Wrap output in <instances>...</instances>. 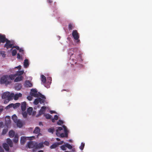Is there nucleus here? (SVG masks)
Returning <instances> with one entry per match:
<instances>
[{
	"label": "nucleus",
	"instance_id": "obj_1",
	"mask_svg": "<svg viewBox=\"0 0 152 152\" xmlns=\"http://www.w3.org/2000/svg\"><path fill=\"white\" fill-rule=\"evenodd\" d=\"M74 50V48H71L69 52V54L71 55L70 57V60L73 61L75 64H76L77 63L76 61L77 60V57H78L80 58V56L79 55H77L76 56V54L75 53H73Z\"/></svg>",
	"mask_w": 152,
	"mask_h": 152
},
{
	"label": "nucleus",
	"instance_id": "obj_2",
	"mask_svg": "<svg viewBox=\"0 0 152 152\" xmlns=\"http://www.w3.org/2000/svg\"><path fill=\"white\" fill-rule=\"evenodd\" d=\"M0 83L2 84H5L6 85L10 84L11 81L9 79L8 75H4L1 78Z\"/></svg>",
	"mask_w": 152,
	"mask_h": 152
},
{
	"label": "nucleus",
	"instance_id": "obj_3",
	"mask_svg": "<svg viewBox=\"0 0 152 152\" xmlns=\"http://www.w3.org/2000/svg\"><path fill=\"white\" fill-rule=\"evenodd\" d=\"M6 43L4 45V47L6 48L7 49L9 48H12L11 50L12 49V47L14 44V42L13 41H10L8 39H7L5 42Z\"/></svg>",
	"mask_w": 152,
	"mask_h": 152
},
{
	"label": "nucleus",
	"instance_id": "obj_4",
	"mask_svg": "<svg viewBox=\"0 0 152 152\" xmlns=\"http://www.w3.org/2000/svg\"><path fill=\"white\" fill-rule=\"evenodd\" d=\"M14 94L13 93L10 94L9 92H5L2 95V98L4 99L7 98L8 99V101H9L12 99L13 97L14 96Z\"/></svg>",
	"mask_w": 152,
	"mask_h": 152
},
{
	"label": "nucleus",
	"instance_id": "obj_5",
	"mask_svg": "<svg viewBox=\"0 0 152 152\" xmlns=\"http://www.w3.org/2000/svg\"><path fill=\"white\" fill-rule=\"evenodd\" d=\"M72 36L74 39L75 40H77L76 43L78 44L80 42V40L79 39L80 35L77 30H75L73 31L72 32Z\"/></svg>",
	"mask_w": 152,
	"mask_h": 152
},
{
	"label": "nucleus",
	"instance_id": "obj_6",
	"mask_svg": "<svg viewBox=\"0 0 152 152\" xmlns=\"http://www.w3.org/2000/svg\"><path fill=\"white\" fill-rule=\"evenodd\" d=\"M37 89H34L31 90V92H30V95L35 97H38V93Z\"/></svg>",
	"mask_w": 152,
	"mask_h": 152
},
{
	"label": "nucleus",
	"instance_id": "obj_7",
	"mask_svg": "<svg viewBox=\"0 0 152 152\" xmlns=\"http://www.w3.org/2000/svg\"><path fill=\"white\" fill-rule=\"evenodd\" d=\"M6 39L5 35H2L0 34V43L1 42L4 43Z\"/></svg>",
	"mask_w": 152,
	"mask_h": 152
},
{
	"label": "nucleus",
	"instance_id": "obj_8",
	"mask_svg": "<svg viewBox=\"0 0 152 152\" xmlns=\"http://www.w3.org/2000/svg\"><path fill=\"white\" fill-rule=\"evenodd\" d=\"M23 79V77L22 76H18L14 80V82H18L22 80Z\"/></svg>",
	"mask_w": 152,
	"mask_h": 152
},
{
	"label": "nucleus",
	"instance_id": "obj_9",
	"mask_svg": "<svg viewBox=\"0 0 152 152\" xmlns=\"http://www.w3.org/2000/svg\"><path fill=\"white\" fill-rule=\"evenodd\" d=\"M41 81L43 83H45L46 82V77L43 75H41Z\"/></svg>",
	"mask_w": 152,
	"mask_h": 152
},
{
	"label": "nucleus",
	"instance_id": "obj_10",
	"mask_svg": "<svg viewBox=\"0 0 152 152\" xmlns=\"http://www.w3.org/2000/svg\"><path fill=\"white\" fill-rule=\"evenodd\" d=\"M26 103L24 102L21 103V108L22 111H24L26 110Z\"/></svg>",
	"mask_w": 152,
	"mask_h": 152
},
{
	"label": "nucleus",
	"instance_id": "obj_11",
	"mask_svg": "<svg viewBox=\"0 0 152 152\" xmlns=\"http://www.w3.org/2000/svg\"><path fill=\"white\" fill-rule=\"evenodd\" d=\"M52 82V78L51 77H48L46 79V83L48 85H50Z\"/></svg>",
	"mask_w": 152,
	"mask_h": 152
},
{
	"label": "nucleus",
	"instance_id": "obj_12",
	"mask_svg": "<svg viewBox=\"0 0 152 152\" xmlns=\"http://www.w3.org/2000/svg\"><path fill=\"white\" fill-rule=\"evenodd\" d=\"M40 129L38 127H36L35 128L33 132L34 133L36 134H38L40 132Z\"/></svg>",
	"mask_w": 152,
	"mask_h": 152
},
{
	"label": "nucleus",
	"instance_id": "obj_13",
	"mask_svg": "<svg viewBox=\"0 0 152 152\" xmlns=\"http://www.w3.org/2000/svg\"><path fill=\"white\" fill-rule=\"evenodd\" d=\"M16 76V75L15 74H11L9 75H8L9 79H10V81H11V80H13L14 79L15 80V78Z\"/></svg>",
	"mask_w": 152,
	"mask_h": 152
},
{
	"label": "nucleus",
	"instance_id": "obj_14",
	"mask_svg": "<svg viewBox=\"0 0 152 152\" xmlns=\"http://www.w3.org/2000/svg\"><path fill=\"white\" fill-rule=\"evenodd\" d=\"M16 123L17 126L19 128L22 127L23 126V124L22 121L20 120H18Z\"/></svg>",
	"mask_w": 152,
	"mask_h": 152
},
{
	"label": "nucleus",
	"instance_id": "obj_15",
	"mask_svg": "<svg viewBox=\"0 0 152 152\" xmlns=\"http://www.w3.org/2000/svg\"><path fill=\"white\" fill-rule=\"evenodd\" d=\"M15 132L12 130H10L9 132V137L11 138H12L14 137L15 135Z\"/></svg>",
	"mask_w": 152,
	"mask_h": 152
},
{
	"label": "nucleus",
	"instance_id": "obj_16",
	"mask_svg": "<svg viewBox=\"0 0 152 152\" xmlns=\"http://www.w3.org/2000/svg\"><path fill=\"white\" fill-rule=\"evenodd\" d=\"M3 146L4 148L6 151H9V148L8 145L6 143H4L3 144Z\"/></svg>",
	"mask_w": 152,
	"mask_h": 152
},
{
	"label": "nucleus",
	"instance_id": "obj_17",
	"mask_svg": "<svg viewBox=\"0 0 152 152\" xmlns=\"http://www.w3.org/2000/svg\"><path fill=\"white\" fill-rule=\"evenodd\" d=\"M29 65L28 61V59H25L24 61V66L25 68H27Z\"/></svg>",
	"mask_w": 152,
	"mask_h": 152
},
{
	"label": "nucleus",
	"instance_id": "obj_18",
	"mask_svg": "<svg viewBox=\"0 0 152 152\" xmlns=\"http://www.w3.org/2000/svg\"><path fill=\"white\" fill-rule=\"evenodd\" d=\"M63 127L64 129V133H65V137H67L68 131L66 127L64 125L63 126Z\"/></svg>",
	"mask_w": 152,
	"mask_h": 152
},
{
	"label": "nucleus",
	"instance_id": "obj_19",
	"mask_svg": "<svg viewBox=\"0 0 152 152\" xmlns=\"http://www.w3.org/2000/svg\"><path fill=\"white\" fill-rule=\"evenodd\" d=\"M75 25L73 23H69L68 24V28L69 30L73 29L75 27Z\"/></svg>",
	"mask_w": 152,
	"mask_h": 152
},
{
	"label": "nucleus",
	"instance_id": "obj_20",
	"mask_svg": "<svg viewBox=\"0 0 152 152\" xmlns=\"http://www.w3.org/2000/svg\"><path fill=\"white\" fill-rule=\"evenodd\" d=\"M7 143L9 145L10 147H12L13 146V144L12 141L10 138H8L7 141Z\"/></svg>",
	"mask_w": 152,
	"mask_h": 152
},
{
	"label": "nucleus",
	"instance_id": "obj_21",
	"mask_svg": "<svg viewBox=\"0 0 152 152\" xmlns=\"http://www.w3.org/2000/svg\"><path fill=\"white\" fill-rule=\"evenodd\" d=\"M25 84V86H32L33 83L31 81L28 80L26 81Z\"/></svg>",
	"mask_w": 152,
	"mask_h": 152
},
{
	"label": "nucleus",
	"instance_id": "obj_22",
	"mask_svg": "<svg viewBox=\"0 0 152 152\" xmlns=\"http://www.w3.org/2000/svg\"><path fill=\"white\" fill-rule=\"evenodd\" d=\"M22 96V94L21 93L19 94H16L14 96V99L15 100H17L19 97H21Z\"/></svg>",
	"mask_w": 152,
	"mask_h": 152
},
{
	"label": "nucleus",
	"instance_id": "obj_23",
	"mask_svg": "<svg viewBox=\"0 0 152 152\" xmlns=\"http://www.w3.org/2000/svg\"><path fill=\"white\" fill-rule=\"evenodd\" d=\"M24 72L23 71H18L15 74L16 76H22L21 75L23 74L24 73Z\"/></svg>",
	"mask_w": 152,
	"mask_h": 152
},
{
	"label": "nucleus",
	"instance_id": "obj_24",
	"mask_svg": "<svg viewBox=\"0 0 152 152\" xmlns=\"http://www.w3.org/2000/svg\"><path fill=\"white\" fill-rule=\"evenodd\" d=\"M33 111V108L32 107H30L28 108L27 111L28 114L31 115V114Z\"/></svg>",
	"mask_w": 152,
	"mask_h": 152
},
{
	"label": "nucleus",
	"instance_id": "obj_25",
	"mask_svg": "<svg viewBox=\"0 0 152 152\" xmlns=\"http://www.w3.org/2000/svg\"><path fill=\"white\" fill-rule=\"evenodd\" d=\"M12 119L15 123H16L18 121L17 117L15 115H14L12 117Z\"/></svg>",
	"mask_w": 152,
	"mask_h": 152
},
{
	"label": "nucleus",
	"instance_id": "obj_26",
	"mask_svg": "<svg viewBox=\"0 0 152 152\" xmlns=\"http://www.w3.org/2000/svg\"><path fill=\"white\" fill-rule=\"evenodd\" d=\"M18 135L17 134H16L13 140V142L15 143H17L18 141Z\"/></svg>",
	"mask_w": 152,
	"mask_h": 152
},
{
	"label": "nucleus",
	"instance_id": "obj_27",
	"mask_svg": "<svg viewBox=\"0 0 152 152\" xmlns=\"http://www.w3.org/2000/svg\"><path fill=\"white\" fill-rule=\"evenodd\" d=\"M28 147L29 148H32L34 147V145L32 142L28 143Z\"/></svg>",
	"mask_w": 152,
	"mask_h": 152
},
{
	"label": "nucleus",
	"instance_id": "obj_28",
	"mask_svg": "<svg viewBox=\"0 0 152 152\" xmlns=\"http://www.w3.org/2000/svg\"><path fill=\"white\" fill-rule=\"evenodd\" d=\"M58 145V144L57 143H55L52 144L50 146V148L51 149H53L56 148Z\"/></svg>",
	"mask_w": 152,
	"mask_h": 152
},
{
	"label": "nucleus",
	"instance_id": "obj_29",
	"mask_svg": "<svg viewBox=\"0 0 152 152\" xmlns=\"http://www.w3.org/2000/svg\"><path fill=\"white\" fill-rule=\"evenodd\" d=\"M26 141V138L24 137H21V138L20 142L22 144H24Z\"/></svg>",
	"mask_w": 152,
	"mask_h": 152
},
{
	"label": "nucleus",
	"instance_id": "obj_30",
	"mask_svg": "<svg viewBox=\"0 0 152 152\" xmlns=\"http://www.w3.org/2000/svg\"><path fill=\"white\" fill-rule=\"evenodd\" d=\"M20 105V104L19 103H17L15 104H14L13 108L14 109L16 108L19 107Z\"/></svg>",
	"mask_w": 152,
	"mask_h": 152
},
{
	"label": "nucleus",
	"instance_id": "obj_31",
	"mask_svg": "<svg viewBox=\"0 0 152 152\" xmlns=\"http://www.w3.org/2000/svg\"><path fill=\"white\" fill-rule=\"evenodd\" d=\"M39 101V102L41 104L44 103L45 102V99H42L40 98H38Z\"/></svg>",
	"mask_w": 152,
	"mask_h": 152
},
{
	"label": "nucleus",
	"instance_id": "obj_32",
	"mask_svg": "<svg viewBox=\"0 0 152 152\" xmlns=\"http://www.w3.org/2000/svg\"><path fill=\"white\" fill-rule=\"evenodd\" d=\"M39 96H40L42 98L44 99L45 100L46 99L45 96L39 92L38 93V97Z\"/></svg>",
	"mask_w": 152,
	"mask_h": 152
},
{
	"label": "nucleus",
	"instance_id": "obj_33",
	"mask_svg": "<svg viewBox=\"0 0 152 152\" xmlns=\"http://www.w3.org/2000/svg\"><path fill=\"white\" fill-rule=\"evenodd\" d=\"M85 146V143L83 142H82L81 144V146L80 147V148L81 151H82L84 147Z\"/></svg>",
	"mask_w": 152,
	"mask_h": 152
},
{
	"label": "nucleus",
	"instance_id": "obj_34",
	"mask_svg": "<svg viewBox=\"0 0 152 152\" xmlns=\"http://www.w3.org/2000/svg\"><path fill=\"white\" fill-rule=\"evenodd\" d=\"M65 145H66V147L69 149H71L72 148V147L71 145L70 144H68V143H66L65 144Z\"/></svg>",
	"mask_w": 152,
	"mask_h": 152
},
{
	"label": "nucleus",
	"instance_id": "obj_35",
	"mask_svg": "<svg viewBox=\"0 0 152 152\" xmlns=\"http://www.w3.org/2000/svg\"><path fill=\"white\" fill-rule=\"evenodd\" d=\"M39 99H38V98L37 99H36L34 102V104L35 105H37L39 103Z\"/></svg>",
	"mask_w": 152,
	"mask_h": 152
},
{
	"label": "nucleus",
	"instance_id": "obj_36",
	"mask_svg": "<svg viewBox=\"0 0 152 152\" xmlns=\"http://www.w3.org/2000/svg\"><path fill=\"white\" fill-rule=\"evenodd\" d=\"M22 115L24 118H26L27 117V113L26 112H24L22 113Z\"/></svg>",
	"mask_w": 152,
	"mask_h": 152
},
{
	"label": "nucleus",
	"instance_id": "obj_37",
	"mask_svg": "<svg viewBox=\"0 0 152 152\" xmlns=\"http://www.w3.org/2000/svg\"><path fill=\"white\" fill-rule=\"evenodd\" d=\"M49 132L53 134L54 131V129L53 128H50L48 129Z\"/></svg>",
	"mask_w": 152,
	"mask_h": 152
},
{
	"label": "nucleus",
	"instance_id": "obj_38",
	"mask_svg": "<svg viewBox=\"0 0 152 152\" xmlns=\"http://www.w3.org/2000/svg\"><path fill=\"white\" fill-rule=\"evenodd\" d=\"M17 51L16 49H14L12 52V56H15L17 54Z\"/></svg>",
	"mask_w": 152,
	"mask_h": 152
},
{
	"label": "nucleus",
	"instance_id": "obj_39",
	"mask_svg": "<svg viewBox=\"0 0 152 152\" xmlns=\"http://www.w3.org/2000/svg\"><path fill=\"white\" fill-rule=\"evenodd\" d=\"M45 117L46 119H49L51 118V116L49 114H47L45 115Z\"/></svg>",
	"mask_w": 152,
	"mask_h": 152
},
{
	"label": "nucleus",
	"instance_id": "obj_40",
	"mask_svg": "<svg viewBox=\"0 0 152 152\" xmlns=\"http://www.w3.org/2000/svg\"><path fill=\"white\" fill-rule=\"evenodd\" d=\"M45 112V111L44 110L40 109L39 111V115H42Z\"/></svg>",
	"mask_w": 152,
	"mask_h": 152
},
{
	"label": "nucleus",
	"instance_id": "obj_41",
	"mask_svg": "<svg viewBox=\"0 0 152 152\" xmlns=\"http://www.w3.org/2000/svg\"><path fill=\"white\" fill-rule=\"evenodd\" d=\"M63 122L62 121L59 120L58 121L57 123V124L58 125H61L62 124H63Z\"/></svg>",
	"mask_w": 152,
	"mask_h": 152
},
{
	"label": "nucleus",
	"instance_id": "obj_42",
	"mask_svg": "<svg viewBox=\"0 0 152 152\" xmlns=\"http://www.w3.org/2000/svg\"><path fill=\"white\" fill-rule=\"evenodd\" d=\"M22 86H15V88L17 90H19L22 88Z\"/></svg>",
	"mask_w": 152,
	"mask_h": 152
},
{
	"label": "nucleus",
	"instance_id": "obj_43",
	"mask_svg": "<svg viewBox=\"0 0 152 152\" xmlns=\"http://www.w3.org/2000/svg\"><path fill=\"white\" fill-rule=\"evenodd\" d=\"M66 146L65 145H62L61 147V149L63 151H65L66 150Z\"/></svg>",
	"mask_w": 152,
	"mask_h": 152
},
{
	"label": "nucleus",
	"instance_id": "obj_44",
	"mask_svg": "<svg viewBox=\"0 0 152 152\" xmlns=\"http://www.w3.org/2000/svg\"><path fill=\"white\" fill-rule=\"evenodd\" d=\"M43 145L42 143H39L37 146V148H40L43 147Z\"/></svg>",
	"mask_w": 152,
	"mask_h": 152
},
{
	"label": "nucleus",
	"instance_id": "obj_45",
	"mask_svg": "<svg viewBox=\"0 0 152 152\" xmlns=\"http://www.w3.org/2000/svg\"><path fill=\"white\" fill-rule=\"evenodd\" d=\"M1 55L3 57H5L6 54H5V52L4 51H1Z\"/></svg>",
	"mask_w": 152,
	"mask_h": 152
},
{
	"label": "nucleus",
	"instance_id": "obj_46",
	"mask_svg": "<svg viewBox=\"0 0 152 152\" xmlns=\"http://www.w3.org/2000/svg\"><path fill=\"white\" fill-rule=\"evenodd\" d=\"M27 98L28 100L29 101H31L32 100V97L31 96H29L27 97Z\"/></svg>",
	"mask_w": 152,
	"mask_h": 152
},
{
	"label": "nucleus",
	"instance_id": "obj_47",
	"mask_svg": "<svg viewBox=\"0 0 152 152\" xmlns=\"http://www.w3.org/2000/svg\"><path fill=\"white\" fill-rule=\"evenodd\" d=\"M17 58L19 59H22V57L20 54L18 53L17 54Z\"/></svg>",
	"mask_w": 152,
	"mask_h": 152
},
{
	"label": "nucleus",
	"instance_id": "obj_48",
	"mask_svg": "<svg viewBox=\"0 0 152 152\" xmlns=\"http://www.w3.org/2000/svg\"><path fill=\"white\" fill-rule=\"evenodd\" d=\"M60 133L59 132V131H58V130H56V135L58 137H60Z\"/></svg>",
	"mask_w": 152,
	"mask_h": 152
},
{
	"label": "nucleus",
	"instance_id": "obj_49",
	"mask_svg": "<svg viewBox=\"0 0 152 152\" xmlns=\"http://www.w3.org/2000/svg\"><path fill=\"white\" fill-rule=\"evenodd\" d=\"M60 137H65V133H62L61 134Z\"/></svg>",
	"mask_w": 152,
	"mask_h": 152
},
{
	"label": "nucleus",
	"instance_id": "obj_50",
	"mask_svg": "<svg viewBox=\"0 0 152 152\" xmlns=\"http://www.w3.org/2000/svg\"><path fill=\"white\" fill-rule=\"evenodd\" d=\"M19 50L20 52H21L23 54H24L23 50L22 48H20Z\"/></svg>",
	"mask_w": 152,
	"mask_h": 152
},
{
	"label": "nucleus",
	"instance_id": "obj_51",
	"mask_svg": "<svg viewBox=\"0 0 152 152\" xmlns=\"http://www.w3.org/2000/svg\"><path fill=\"white\" fill-rule=\"evenodd\" d=\"M13 48H16L17 50H18L20 49V48L18 46H14V45H13V47H12V49Z\"/></svg>",
	"mask_w": 152,
	"mask_h": 152
},
{
	"label": "nucleus",
	"instance_id": "obj_52",
	"mask_svg": "<svg viewBox=\"0 0 152 152\" xmlns=\"http://www.w3.org/2000/svg\"><path fill=\"white\" fill-rule=\"evenodd\" d=\"M63 130V128L62 127H58V129L56 130H58V131H61Z\"/></svg>",
	"mask_w": 152,
	"mask_h": 152
},
{
	"label": "nucleus",
	"instance_id": "obj_53",
	"mask_svg": "<svg viewBox=\"0 0 152 152\" xmlns=\"http://www.w3.org/2000/svg\"><path fill=\"white\" fill-rule=\"evenodd\" d=\"M54 119L56 120H58V116L57 115H55L54 116Z\"/></svg>",
	"mask_w": 152,
	"mask_h": 152
},
{
	"label": "nucleus",
	"instance_id": "obj_54",
	"mask_svg": "<svg viewBox=\"0 0 152 152\" xmlns=\"http://www.w3.org/2000/svg\"><path fill=\"white\" fill-rule=\"evenodd\" d=\"M46 108V107L45 106H43L41 107V109L43 110H44V111H45V109Z\"/></svg>",
	"mask_w": 152,
	"mask_h": 152
},
{
	"label": "nucleus",
	"instance_id": "obj_55",
	"mask_svg": "<svg viewBox=\"0 0 152 152\" xmlns=\"http://www.w3.org/2000/svg\"><path fill=\"white\" fill-rule=\"evenodd\" d=\"M0 152H4V150L1 146H0Z\"/></svg>",
	"mask_w": 152,
	"mask_h": 152
},
{
	"label": "nucleus",
	"instance_id": "obj_56",
	"mask_svg": "<svg viewBox=\"0 0 152 152\" xmlns=\"http://www.w3.org/2000/svg\"><path fill=\"white\" fill-rule=\"evenodd\" d=\"M21 66L20 65H19L18 66H16L15 67V68L18 69L19 70L21 69Z\"/></svg>",
	"mask_w": 152,
	"mask_h": 152
},
{
	"label": "nucleus",
	"instance_id": "obj_57",
	"mask_svg": "<svg viewBox=\"0 0 152 152\" xmlns=\"http://www.w3.org/2000/svg\"><path fill=\"white\" fill-rule=\"evenodd\" d=\"M9 105L10 107V108L12 107H13L14 104L12 103V104H9Z\"/></svg>",
	"mask_w": 152,
	"mask_h": 152
},
{
	"label": "nucleus",
	"instance_id": "obj_58",
	"mask_svg": "<svg viewBox=\"0 0 152 152\" xmlns=\"http://www.w3.org/2000/svg\"><path fill=\"white\" fill-rule=\"evenodd\" d=\"M63 141H61L60 142H58L57 143H58V145H59L62 144H63Z\"/></svg>",
	"mask_w": 152,
	"mask_h": 152
},
{
	"label": "nucleus",
	"instance_id": "obj_59",
	"mask_svg": "<svg viewBox=\"0 0 152 152\" xmlns=\"http://www.w3.org/2000/svg\"><path fill=\"white\" fill-rule=\"evenodd\" d=\"M47 2L49 3H52L53 1L51 0H48Z\"/></svg>",
	"mask_w": 152,
	"mask_h": 152
},
{
	"label": "nucleus",
	"instance_id": "obj_60",
	"mask_svg": "<svg viewBox=\"0 0 152 152\" xmlns=\"http://www.w3.org/2000/svg\"><path fill=\"white\" fill-rule=\"evenodd\" d=\"M10 107L9 106V105L7 106L5 108V109H8L10 108Z\"/></svg>",
	"mask_w": 152,
	"mask_h": 152
},
{
	"label": "nucleus",
	"instance_id": "obj_61",
	"mask_svg": "<svg viewBox=\"0 0 152 152\" xmlns=\"http://www.w3.org/2000/svg\"><path fill=\"white\" fill-rule=\"evenodd\" d=\"M8 100L7 99L5 100L4 101V103H7L8 102H7Z\"/></svg>",
	"mask_w": 152,
	"mask_h": 152
},
{
	"label": "nucleus",
	"instance_id": "obj_62",
	"mask_svg": "<svg viewBox=\"0 0 152 152\" xmlns=\"http://www.w3.org/2000/svg\"><path fill=\"white\" fill-rule=\"evenodd\" d=\"M50 113L51 114H53L55 113V111L53 110L50 111Z\"/></svg>",
	"mask_w": 152,
	"mask_h": 152
},
{
	"label": "nucleus",
	"instance_id": "obj_63",
	"mask_svg": "<svg viewBox=\"0 0 152 152\" xmlns=\"http://www.w3.org/2000/svg\"><path fill=\"white\" fill-rule=\"evenodd\" d=\"M3 110V108H0V113L2 112Z\"/></svg>",
	"mask_w": 152,
	"mask_h": 152
},
{
	"label": "nucleus",
	"instance_id": "obj_64",
	"mask_svg": "<svg viewBox=\"0 0 152 152\" xmlns=\"http://www.w3.org/2000/svg\"><path fill=\"white\" fill-rule=\"evenodd\" d=\"M39 125L40 126H43V124L42 122H39Z\"/></svg>",
	"mask_w": 152,
	"mask_h": 152
}]
</instances>
